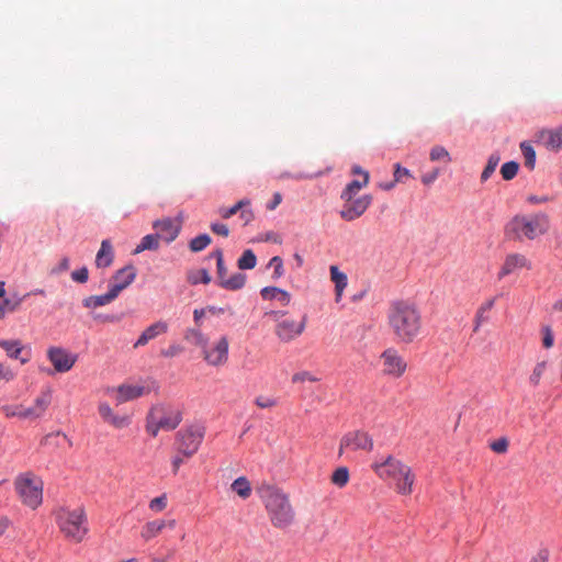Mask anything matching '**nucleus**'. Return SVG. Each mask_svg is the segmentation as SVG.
<instances>
[{
  "label": "nucleus",
  "instance_id": "obj_1",
  "mask_svg": "<svg viewBox=\"0 0 562 562\" xmlns=\"http://www.w3.org/2000/svg\"><path fill=\"white\" fill-rule=\"evenodd\" d=\"M386 324L397 344H413L423 330L422 313L414 302L407 300L391 302Z\"/></svg>",
  "mask_w": 562,
  "mask_h": 562
},
{
  "label": "nucleus",
  "instance_id": "obj_2",
  "mask_svg": "<svg viewBox=\"0 0 562 562\" xmlns=\"http://www.w3.org/2000/svg\"><path fill=\"white\" fill-rule=\"evenodd\" d=\"M258 492L272 526L279 529L290 527L295 519V512L289 495L281 488L269 484L262 485Z\"/></svg>",
  "mask_w": 562,
  "mask_h": 562
},
{
  "label": "nucleus",
  "instance_id": "obj_3",
  "mask_svg": "<svg viewBox=\"0 0 562 562\" xmlns=\"http://www.w3.org/2000/svg\"><path fill=\"white\" fill-rule=\"evenodd\" d=\"M374 473L383 481H392L394 490L400 495H411L415 483V474L412 468L402 460L389 454L375 460L372 465Z\"/></svg>",
  "mask_w": 562,
  "mask_h": 562
},
{
  "label": "nucleus",
  "instance_id": "obj_4",
  "mask_svg": "<svg viewBox=\"0 0 562 562\" xmlns=\"http://www.w3.org/2000/svg\"><path fill=\"white\" fill-rule=\"evenodd\" d=\"M184 339L201 350V357L207 366L223 367L228 361L229 342L226 336L209 342V337L199 328H188L184 333Z\"/></svg>",
  "mask_w": 562,
  "mask_h": 562
},
{
  "label": "nucleus",
  "instance_id": "obj_5",
  "mask_svg": "<svg viewBox=\"0 0 562 562\" xmlns=\"http://www.w3.org/2000/svg\"><path fill=\"white\" fill-rule=\"evenodd\" d=\"M549 229V217L544 213L515 215L504 228V235L509 240H532Z\"/></svg>",
  "mask_w": 562,
  "mask_h": 562
},
{
  "label": "nucleus",
  "instance_id": "obj_6",
  "mask_svg": "<svg viewBox=\"0 0 562 562\" xmlns=\"http://www.w3.org/2000/svg\"><path fill=\"white\" fill-rule=\"evenodd\" d=\"M56 522L65 538L75 543H80L89 531L87 515L82 507L59 508L56 512Z\"/></svg>",
  "mask_w": 562,
  "mask_h": 562
},
{
  "label": "nucleus",
  "instance_id": "obj_7",
  "mask_svg": "<svg viewBox=\"0 0 562 562\" xmlns=\"http://www.w3.org/2000/svg\"><path fill=\"white\" fill-rule=\"evenodd\" d=\"M182 420L179 409L156 405L151 407L146 419V430L153 437L158 435L160 429L173 430Z\"/></svg>",
  "mask_w": 562,
  "mask_h": 562
},
{
  "label": "nucleus",
  "instance_id": "obj_8",
  "mask_svg": "<svg viewBox=\"0 0 562 562\" xmlns=\"http://www.w3.org/2000/svg\"><path fill=\"white\" fill-rule=\"evenodd\" d=\"M15 488L22 502L32 509L37 508L43 501V483L31 473L21 475L15 481Z\"/></svg>",
  "mask_w": 562,
  "mask_h": 562
},
{
  "label": "nucleus",
  "instance_id": "obj_9",
  "mask_svg": "<svg viewBox=\"0 0 562 562\" xmlns=\"http://www.w3.org/2000/svg\"><path fill=\"white\" fill-rule=\"evenodd\" d=\"M286 312L272 311L270 315L277 322L274 334L281 342H291L299 338L305 330L306 316H303L301 321L292 318H283Z\"/></svg>",
  "mask_w": 562,
  "mask_h": 562
},
{
  "label": "nucleus",
  "instance_id": "obj_10",
  "mask_svg": "<svg viewBox=\"0 0 562 562\" xmlns=\"http://www.w3.org/2000/svg\"><path fill=\"white\" fill-rule=\"evenodd\" d=\"M205 435V428L202 425H191L181 429L176 436V446L180 454L191 458L199 450Z\"/></svg>",
  "mask_w": 562,
  "mask_h": 562
},
{
  "label": "nucleus",
  "instance_id": "obj_11",
  "mask_svg": "<svg viewBox=\"0 0 562 562\" xmlns=\"http://www.w3.org/2000/svg\"><path fill=\"white\" fill-rule=\"evenodd\" d=\"M373 449L372 437L363 430H351L342 436L339 443V456L357 451L370 452Z\"/></svg>",
  "mask_w": 562,
  "mask_h": 562
},
{
  "label": "nucleus",
  "instance_id": "obj_12",
  "mask_svg": "<svg viewBox=\"0 0 562 562\" xmlns=\"http://www.w3.org/2000/svg\"><path fill=\"white\" fill-rule=\"evenodd\" d=\"M379 359L382 373L385 376L400 379L405 374L408 367L404 357L393 347L386 348Z\"/></svg>",
  "mask_w": 562,
  "mask_h": 562
},
{
  "label": "nucleus",
  "instance_id": "obj_13",
  "mask_svg": "<svg viewBox=\"0 0 562 562\" xmlns=\"http://www.w3.org/2000/svg\"><path fill=\"white\" fill-rule=\"evenodd\" d=\"M345 203L339 211L342 220L351 222L359 218L372 203V196L364 194L359 198H350V200H342Z\"/></svg>",
  "mask_w": 562,
  "mask_h": 562
},
{
  "label": "nucleus",
  "instance_id": "obj_14",
  "mask_svg": "<svg viewBox=\"0 0 562 562\" xmlns=\"http://www.w3.org/2000/svg\"><path fill=\"white\" fill-rule=\"evenodd\" d=\"M47 357L57 372H68L77 361V355L60 347H50Z\"/></svg>",
  "mask_w": 562,
  "mask_h": 562
},
{
  "label": "nucleus",
  "instance_id": "obj_15",
  "mask_svg": "<svg viewBox=\"0 0 562 562\" xmlns=\"http://www.w3.org/2000/svg\"><path fill=\"white\" fill-rule=\"evenodd\" d=\"M52 403V389L46 387L35 397L33 405L25 407L24 419L36 420L42 418Z\"/></svg>",
  "mask_w": 562,
  "mask_h": 562
},
{
  "label": "nucleus",
  "instance_id": "obj_16",
  "mask_svg": "<svg viewBox=\"0 0 562 562\" xmlns=\"http://www.w3.org/2000/svg\"><path fill=\"white\" fill-rule=\"evenodd\" d=\"M521 269H531L530 260L522 254H508L497 273V278L501 280L504 277L516 273Z\"/></svg>",
  "mask_w": 562,
  "mask_h": 562
},
{
  "label": "nucleus",
  "instance_id": "obj_17",
  "mask_svg": "<svg viewBox=\"0 0 562 562\" xmlns=\"http://www.w3.org/2000/svg\"><path fill=\"white\" fill-rule=\"evenodd\" d=\"M135 278V268L133 266H126L115 272L111 279L109 289L119 296L124 289L134 282Z\"/></svg>",
  "mask_w": 562,
  "mask_h": 562
},
{
  "label": "nucleus",
  "instance_id": "obj_18",
  "mask_svg": "<svg viewBox=\"0 0 562 562\" xmlns=\"http://www.w3.org/2000/svg\"><path fill=\"white\" fill-rule=\"evenodd\" d=\"M98 412L104 423L116 429H122L131 425L132 420L130 415L115 414L106 402L99 403Z\"/></svg>",
  "mask_w": 562,
  "mask_h": 562
},
{
  "label": "nucleus",
  "instance_id": "obj_19",
  "mask_svg": "<svg viewBox=\"0 0 562 562\" xmlns=\"http://www.w3.org/2000/svg\"><path fill=\"white\" fill-rule=\"evenodd\" d=\"M351 172L353 175H359L362 177L361 180H352L350 181L346 188L342 190L340 194L341 200H350V198L357 196L359 191L366 188L369 184L370 176L369 172L363 170L360 166L355 165L351 168Z\"/></svg>",
  "mask_w": 562,
  "mask_h": 562
},
{
  "label": "nucleus",
  "instance_id": "obj_20",
  "mask_svg": "<svg viewBox=\"0 0 562 562\" xmlns=\"http://www.w3.org/2000/svg\"><path fill=\"white\" fill-rule=\"evenodd\" d=\"M536 137L537 142L549 150L562 149V126L555 130H542Z\"/></svg>",
  "mask_w": 562,
  "mask_h": 562
},
{
  "label": "nucleus",
  "instance_id": "obj_21",
  "mask_svg": "<svg viewBox=\"0 0 562 562\" xmlns=\"http://www.w3.org/2000/svg\"><path fill=\"white\" fill-rule=\"evenodd\" d=\"M176 525V519H155L147 521L142 528L140 537L145 541H149L157 537L165 528L173 529Z\"/></svg>",
  "mask_w": 562,
  "mask_h": 562
},
{
  "label": "nucleus",
  "instance_id": "obj_22",
  "mask_svg": "<svg viewBox=\"0 0 562 562\" xmlns=\"http://www.w3.org/2000/svg\"><path fill=\"white\" fill-rule=\"evenodd\" d=\"M109 392L115 393L114 398L117 404L140 397L146 393V389L140 385L122 384L116 389L109 390Z\"/></svg>",
  "mask_w": 562,
  "mask_h": 562
},
{
  "label": "nucleus",
  "instance_id": "obj_23",
  "mask_svg": "<svg viewBox=\"0 0 562 562\" xmlns=\"http://www.w3.org/2000/svg\"><path fill=\"white\" fill-rule=\"evenodd\" d=\"M155 229L159 238L167 243L175 240L180 232V226L176 224L171 218H164L155 222Z\"/></svg>",
  "mask_w": 562,
  "mask_h": 562
},
{
  "label": "nucleus",
  "instance_id": "obj_24",
  "mask_svg": "<svg viewBox=\"0 0 562 562\" xmlns=\"http://www.w3.org/2000/svg\"><path fill=\"white\" fill-rule=\"evenodd\" d=\"M168 324L164 321H158L150 326H148L142 335L138 337L137 341L134 344V348H138L140 346H145L149 340L156 338L157 336L167 333Z\"/></svg>",
  "mask_w": 562,
  "mask_h": 562
},
{
  "label": "nucleus",
  "instance_id": "obj_25",
  "mask_svg": "<svg viewBox=\"0 0 562 562\" xmlns=\"http://www.w3.org/2000/svg\"><path fill=\"white\" fill-rule=\"evenodd\" d=\"M330 280L335 283V301L339 303L342 297L344 290L348 284L347 274L339 270L337 266H330Z\"/></svg>",
  "mask_w": 562,
  "mask_h": 562
},
{
  "label": "nucleus",
  "instance_id": "obj_26",
  "mask_svg": "<svg viewBox=\"0 0 562 562\" xmlns=\"http://www.w3.org/2000/svg\"><path fill=\"white\" fill-rule=\"evenodd\" d=\"M495 301H496L495 297H492V299L486 300L479 306V308L475 313V316H474L473 331H475V333L479 331L480 327L490 321V318H491L490 313L495 305Z\"/></svg>",
  "mask_w": 562,
  "mask_h": 562
},
{
  "label": "nucleus",
  "instance_id": "obj_27",
  "mask_svg": "<svg viewBox=\"0 0 562 562\" xmlns=\"http://www.w3.org/2000/svg\"><path fill=\"white\" fill-rule=\"evenodd\" d=\"M117 296L115 295V293H113L110 289L106 293L104 294H101V295H90V296H87L82 300V305L86 307V308H89V310H94V308H98L100 306H104V305H108L110 303H112Z\"/></svg>",
  "mask_w": 562,
  "mask_h": 562
},
{
  "label": "nucleus",
  "instance_id": "obj_28",
  "mask_svg": "<svg viewBox=\"0 0 562 562\" xmlns=\"http://www.w3.org/2000/svg\"><path fill=\"white\" fill-rule=\"evenodd\" d=\"M113 248L110 240L104 239L95 257V265L98 268L110 267L113 262Z\"/></svg>",
  "mask_w": 562,
  "mask_h": 562
},
{
  "label": "nucleus",
  "instance_id": "obj_29",
  "mask_svg": "<svg viewBox=\"0 0 562 562\" xmlns=\"http://www.w3.org/2000/svg\"><path fill=\"white\" fill-rule=\"evenodd\" d=\"M260 294L263 300H278L283 306L289 305L291 295L288 291L276 286H266L261 289Z\"/></svg>",
  "mask_w": 562,
  "mask_h": 562
},
{
  "label": "nucleus",
  "instance_id": "obj_30",
  "mask_svg": "<svg viewBox=\"0 0 562 562\" xmlns=\"http://www.w3.org/2000/svg\"><path fill=\"white\" fill-rule=\"evenodd\" d=\"M231 490L241 499L250 497L252 488L249 480L246 476H239L231 484Z\"/></svg>",
  "mask_w": 562,
  "mask_h": 562
},
{
  "label": "nucleus",
  "instance_id": "obj_31",
  "mask_svg": "<svg viewBox=\"0 0 562 562\" xmlns=\"http://www.w3.org/2000/svg\"><path fill=\"white\" fill-rule=\"evenodd\" d=\"M0 347L5 350L10 358L19 359L22 363L27 362V358H22V345L18 340H0Z\"/></svg>",
  "mask_w": 562,
  "mask_h": 562
},
{
  "label": "nucleus",
  "instance_id": "obj_32",
  "mask_svg": "<svg viewBox=\"0 0 562 562\" xmlns=\"http://www.w3.org/2000/svg\"><path fill=\"white\" fill-rule=\"evenodd\" d=\"M246 283V276L244 273L237 272L231 277H226L223 279V282H220V286L226 290L236 291L241 289Z\"/></svg>",
  "mask_w": 562,
  "mask_h": 562
},
{
  "label": "nucleus",
  "instance_id": "obj_33",
  "mask_svg": "<svg viewBox=\"0 0 562 562\" xmlns=\"http://www.w3.org/2000/svg\"><path fill=\"white\" fill-rule=\"evenodd\" d=\"M547 369H548V361L543 360V361H539L536 363V366L533 367V369L528 378V382L532 387H537L540 384L541 379L543 378Z\"/></svg>",
  "mask_w": 562,
  "mask_h": 562
},
{
  "label": "nucleus",
  "instance_id": "obj_34",
  "mask_svg": "<svg viewBox=\"0 0 562 562\" xmlns=\"http://www.w3.org/2000/svg\"><path fill=\"white\" fill-rule=\"evenodd\" d=\"M187 280L193 285L198 283L207 284L211 282V276L206 269L191 270L188 272Z\"/></svg>",
  "mask_w": 562,
  "mask_h": 562
},
{
  "label": "nucleus",
  "instance_id": "obj_35",
  "mask_svg": "<svg viewBox=\"0 0 562 562\" xmlns=\"http://www.w3.org/2000/svg\"><path fill=\"white\" fill-rule=\"evenodd\" d=\"M159 236L156 235H146L142 238L139 245L135 248L134 252L139 254L144 250H155L159 246Z\"/></svg>",
  "mask_w": 562,
  "mask_h": 562
},
{
  "label": "nucleus",
  "instance_id": "obj_36",
  "mask_svg": "<svg viewBox=\"0 0 562 562\" xmlns=\"http://www.w3.org/2000/svg\"><path fill=\"white\" fill-rule=\"evenodd\" d=\"M256 255L250 249L245 250L237 261L238 268L240 270L254 269L256 267Z\"/></svg>",
  "mask_w": 562,
  "mask_h": 562
},
{
  "label": "nucleus",
  "instance_id": "obj_37",
  "mask_svg": "<svg viewBox=\"0 0 562 562\" xmlns=\"http://www.w3.org/2000/svg\"><path fill=\"white\" fill-rule=\"evenodd\" d=\"M331 483L338 487H344L349 481V471L346 467H340L334 471L330 479Z\"/></svg>",
  "mask_w": 562,
  "mask_h": 562
},
{
  "label": "nucleus",
  "instance_id": "obj_38",
  "mask_svg": "<svg viewBox=\"0 0 562 562\" xmlns=\"http://www.w3.org/2000/svg\"><path fill=\"white\" fill-rule=\"evenodd\" d=\"M520 149H521L522 156L525 158L526 167L529 169H533L535 162H536V153H535L532 146L527 142H522L520 144Z\"/></svg>",
  "mask_w": 562,
  "mask_h": 562
},
{
  "label": "nucleus",
  "instance_id": "obj_39",
  "mask_svg": "<svg viewBox=\"0 0 562 562\" xmlns=\"http://www.w3.org/2000/svg\"><path fill=\"white\" fill-rule=\"evenodd\" d=\"M211 244V237L207 234H201L190 241V250L199 252L205 249Z\"/></svg>",
  "mask_w": 562,
  "mask_h": 562
},
{
  "label": "nucleus",
  "instance_id": "obj_40",
  "mask_svg": "<svg viewBox=\"0 0 562 562\" xmlns=\"http://www.w3.org/2000/svg\"><path fill=\"white\" fill-rule=\"evenodd\" d=\"M211 256L216 259L218 283L223 282V279H226V277H228L227 268L224 265L223 252L221 249H216L211 254Z\"/></svg>",
  "mask_w": 562,
  "mask_h": 562
},
{
  "label": "nucleus",
  "instance_id": "obj_41",
  "mask_svg": "<svg viewBox=\"0 0 562 562\" xmlns=\"http://www.w3.org/2000/svg\"><path fill=\"white\" fill-rule=\"evenodd\" d=\"M0 412L8 418L19 417L24 419L25 407L23 405H3Z\"/></svg>",
  "mask_w": 562,
  "mask_h": 562
},
{
  "label": "nucleus",
  "instance_id": "obj_42",
  "mask_svg": "<svg viewBox=\"0 0 562 562\" xmlns=\"http://www.w3.org/2000/svg\"><path fill=\"white\" fill-rule=\"evenodd\" d=\"M429 158L431 161L443 160L446 162L451 161L449 151L443 147L436 145L430 149Z\"/></svg>",
  "mask_w": 562,
  "mask_h": 562
},
{
  "label": "nucleus",
  "instance_id": "obj_43",
  "mask_svg": "<svg viewBox=\"0 0 562 562\" xmlns=\"http://www.w3.org/2000/svg\"><path fill=\"white\" fill-rule=\"evenodd\" d=\"M501 160V157L497 154H492L487 160V164L481 175V180L486 181L495 171L498 162Z\"/></svg>",
  "mask_w": 562,
  "mask_h": 562
},
{
  "label": "nucleus",
  "instance_id": "obj_44",
  "mask_svg": "<svg viewBox=\"0 0 562 562\" xmlns=\"http://www.w3.org/2000/svg\"><path fill=\"white\" fill-rule=\"evenodd\" d=\"M249 205H250V201L249 200H247V199L240 200L236 204H234L232 207L222 209L220 211V213H221V216L223 218H229L233 215L237 214L243 207L249 206Z\"/></svg>",
  "mask_w": 562,
  "mask_h": 562
},
{
  "label": "nucleus",
  "instance_id": "obj_45",
  "mask_svg": "<svg viewBox=\"0 0 562 562\" xmlns=\"http://www.w3.org/2000/svg\"><path fill=\"white\" fill-rule=\"evenodd\" d=\"M519 165L516 161L505 162L501 168L503 179L512 180L518 172Z\"/></svg>",
  "mask_w": 562,
  "mask_h": 562
},
{
  "label": "nucleus",
  "instance_id": "obj_46",
  "mask_svg": "<svg viewBox=\"0 0 562 562\" xmlns=\"http://www.w3.org/2000/svg\"><path fill=\"white\" fill-rule=\"evenodd\" d=\"M167 504H168L167 495L162 494V495H160L158 497L153 498L149 502L148 507L154 513H161V512H164L166 509Z\"/></svg>",
  "mask_w": 562,
  "mask_h": 562
},
{
  "label": "nucleus",
  "instance_id": "obj_47",
  "mask_svg": "<svg viewBox=\"0 0 562 562\" xmlns=\"http://www.w3.org/2000/svg\"><path fill=\"white\" fill-rule=\"evenodd\" d=\"M268 267L273 268V279H279L284 274L283 260L279 256H274L270 259Z\"/></svg>",
  "mask_w": 562,
  "mask_h": 562
},
{
  "label": "nucleus",
  "instance_id": "obj_48",
  "mask_svg": "<svg viewBox=\"0 0 562 562\" xmlns=\"http://www.w3.org/2000/svg\"><path fill=\"white\" fill-rule=\"evenodd\" d=\"M408 178H413L411 171L407 168L402 167L400 164H395V166H394L395 182H405V180Z\"/></svg>",
  "mask_w": 562,
  "mask_h": 562
},
{
  "label": "nucleus",
  "instance_id": "obj_49",
  "mask_svg": "<svg viewBox=\"0 0 562 562\" xmlns=\"http://www.w3.org/2000/svg\"><path fill=\"white\" fill-rule=\"evenodd\" d=\"M318 380H319L318 378H316L308 371H301V372L294 373L292 375L293 383H303L305 381L317 382Z\"/></svg>",
  "mask_w": 562,
  "mask_h": 562
},
{
  "label": "nucleus",
  "instance_id": "obj_50",
  "mask_svg": "<svg viewBox=\"0 0 562 562\" xmlns=\"http://www.w3.org/2000/svg\"><path fill=\"white\" fill-rule=\"evenodd\" d=\"M255 404L260 408H271L277 405V401L272 397L259 395L255 398Z\"/></svg>",
  "mask_w": 562,
  "mask_h": 562
},
{
  "label": "nucleus",
  "instance_id": "obj_51",
  "mask_svg": "<svg viewBox=\"0 0 562 562\" xmlns=\"http://www.w3.org/2000/svg\"><path fill=\"white\" fill-rule=\"evenodd\" d=\"M490 448L496 453H505L508 450V440L506 438L495 440L490 445Z\"/></svg>",
  "mask_w": 562,
  "mask_h": 562
},
{
  "label": "nucleus",
  "instance_id": "obj_52",
  "mask_svg": "<svg viewBox=\"0 0 562 562\" xmlns=\"http://www.w3.org/2000/svg\"><path fill=\"white\" fill-rule=\"evenodd\" d=\"M88 277H89V272L86 267H82V268L71 272V279L79 283L87 282Z\"/></svg>",
  "mask_w": 562,
  "mask_h": 562
},
{
  "label": "nucleus",
  "instance_id": "obj_53",
  "mask_svg": "<svg viewBox=\"0 0 562 562\" xmlns=\"http://www.w3.org/2000/svg\"><path fill=\"white\" fill-rule=\"evenodd\" d=\"M554 337L550 327H544L542 329V345L544 348L549 349L553 346Z\"/></svg>",
  "mask_w": 562,
  "mask_h": 562
},
{
  "label": "nucleus",
  "instance_id": "obj_54",
  "mask_svg": "<svg viewBox=\"0 0 562 562\" xmlns=\"http://www.w3.org/2000/svg\"><path fill=\"white\" fill-rule=\"evenodd\" d=\"M69 269V259L64 257L55 267L52 268L50 274L58 276Z\"/></svg>",
  "mask_w": 562,
  "mask_h": 562
},
{
  "label": "nucleus",
  "instance_id": "obj_55",
  "mask_svg": "<svg viewBox=\"0 0 562 562\" xmlns=\"http://www.w3.org/2000/svg\"><path fill=\"white\" fill-rule=\"evenodd\" d=\"M14 372L9 366H5L3 363H0V381L9 382L13 380Z\"/></svg>",
  "mask_w": 562,
  "mask_h": 562
},
{
  "label": "nucleus",
  "instance_id": "obj_56",
  "mask_svg": "<svg viewBox=\"0 0 562 562\" xmlns=\"http://www.w3.org/2000/svg\"><path fill=\"white\" fill-rule=\"evenodd\" d=\"M211 231L214 234H217V235L223 236V237H227L228 234H229V229H228L227 225L222 224V223H213L211 225Z\"/></svg>",
  "mask_w": 562,
  "mask_h": 562
},
{
  "label": "nucleus",
  "instance_id": "obj_57",
  "mask_svg": "<svg viewBox=\"0 0 562 562\" xmlns=\"http://www.w3.org/2000/svg\"><path fill=\"white\" fill-rule=\"evenodd\" d=\"M23 299L18 300L15 303H11L9 299H4L3 302L0 301V317L4 315V308L9 307V310L14 311L22 302Z\"/></svg>",
  "mask_w": 562,
  "mask_h": 562
},
{
  "label": "nucleus",
  "instance_id": "obj_58",
  "mask_svg": "<svg viewBox=\"0 0 562 562\" xmlns=\"http://www.w3.org/2000/svg\"><path fill=\"white\" fill-rule=\"evenodd\" d=\"M182 348L178 345H171L167 349L161 350V355L166 358H171L179 355Z\"/></svg>",
  "mask_w": 562,
  "mask_h": 562
},
{
  "label": "nucleus",
  "instance_id": "obj_59",
  "mask_svg": "<svg viewBox=\"0 0 562 562\" xmlns=\"http://www.w3.org/2000/svg\"><path fill=\"white\" fill-rule=\"evenodd\" d=\"M438 176H439V170L435 169L428 173H425L422 177V181L424 184L429 186L437 180Z\"/></svg>",
  "mask_w": 562,
  "mask_h": 562
},
{
  "label": "nucleus",
  "instance_id": "obj_60",
  "mask_svg": "<svg viewBox=\"0 0 562 562\" xmlns=\"http://www.w3.org/2000/svg\"><path fill=\"white\" fill-rule=\"evenodd\" d=\"M206 315V308H195L193 311V319L196 325L195 328L200 329V326L202 324V318Z\"/></svg>",
  "mask_w": 562,
  "mask_h": 562
},
{
  "label": "nucleus",
  "instance_id": "obj_61",
  "mask_svg": "<svg viewBox=\"0 0 562 562\" xmlns=\"http://www.w3.org/2000/svg\"><path fill=\"white\" fill-rule=\"evenodd\" d=\"M549 555L548 549H541L536 553L531 562H549Z\"/></svg>",
  "mask_w": 562,
  "mask_h": 562
},
{
  "label": "nucleus",
  "instance_id": "obj_62",
  "mask_svg": "<svg viewBox=\"0 0 562 562\" xmlns=\"http://www.w3.org/2000/svg\"><path fill=\"white\" fill-rule=\"evenodd\" d=\"M254 213L250 209H247V206L243 207L240 210V218L243 220L244 222V225H247L248 223H250L252 220H254Z\"/></svg>",
  "mask_w": 562,
  "mask_h": 562
},
{
  "label": "nucleus",
  "instance_id": "obj_63",
  "mask_svg": "<svg viewBox=\"0 0 562 562\" xmlns=\"http://www.w3.org/2000/svg\"><path fill=\"white\" fill-rule=\"evenodd\" d=\"M93 319L100 323H114L117 318L114 315L95 314Z\"/></svg>",
  "mask_w": 562,
  "mask_h": 562
},
{
  "label": "nucleus",
  "instance_id": "obj_64",
  "mask_svg": "<svg viewBox=\"0 0 562 562\" xmlns=\"http://www.w3.org/2000/svg\"><path fill=\"white\" fill-rule=\"evenodd\" d=\"M282 201V195L279 192H276L273 194L272 201L267 204V209L272 211L274 210Z\"/></svg>",
  "mask_w": 562,
  "mask_h": 562
}]
</instances>
